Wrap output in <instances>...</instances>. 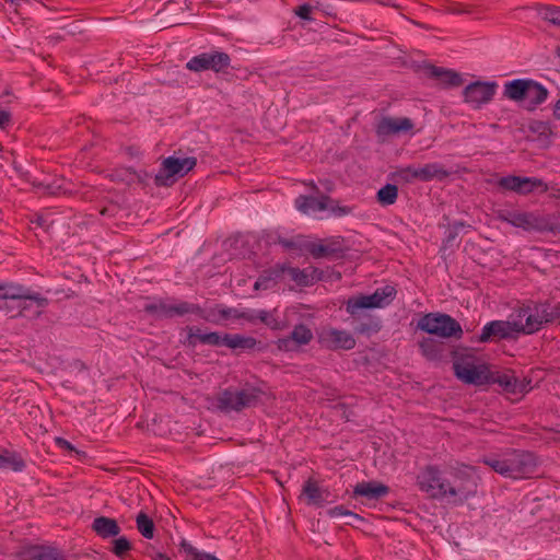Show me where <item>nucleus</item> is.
Here are the masks:
<instances>
[{
  "label": "nucleus",
  "mask_w": 560,
  "mask_h": 560,
  "mask_svg": "<svg viewBox=\"0 0 560 560\" xmlns=\"http://www.w3.org/2000/svg\"><path fill=\"white\" fill-rule=\"evenodd\" d=\"M280 244L285 247V248H295L296 247V243L294 241H289V240H281L280 241Z\"/></svg>",
  "instance_id": "obj_53"
},
{
  "label": "nucleus",
  "mask_w": 560,
  "mask_h": 560,
  "mask_svg": "<svg viewBox=\"0 0 560 560\" xmlns=\"http://www.w3.org/2000/svg\"><path fill=\"white\" fill-rule=\"evenodd\" d=\"M456 377L465 384L486 385L489 364L472 354H460L454 359Z\"/></svg>",
  "instance_id": "obj_5"
},
{
  "label": "nucleus",
  "mask_w": 560,
  "mask_h": 560,
  "mask_svg": "<svg viewBox=\"0 0 560 560\" xmlns=\"http://www.w3.org/2000/svg\"><path fill=\"white\" fill-rule=\"evenodd\" d=\"M497 186L502 191H513L518 195H529L534 190H541L546 192L548 190V185L536 177H525V176H504L497 180Z\"/></svg>",
  "instance_id": "obj_15"
},
{
  "label": "nucleus",
  "mask_w": 560,
  "mask_h": 560,
  "mask_svg": "<svg viewBox=\"0 0 560 560\" xmlns=\"http://www.w3.org/2000/svg\"><path fill=\"white\" fill-rule=\"evenodd\" d=\"M397 198L398 188L396 185L387 184L377 191V201L383 206L395 203Z\"/></svg>",
  "instance_id": "obj_32"
},
{
  "label": "nucleus",
  "mask_w": 560,
  "mask_h": 560,
  "mask_svg": "<svg viewBox=\"0 0 560 560\" xmlns=\"http://www.w3.org/2000/svg\"><path fill=\"white\" fill-rule=\"evenodd\" d=\"M24 460L14 454H9L8 452L0 453V467L1 468H11L14 471H20L24 468Z\"/></svg>",
  "instance_id": "obj_35"
},
{
  "label": "nucleus",
  "mask_w": 560,
  "mask_h": 560,
  "mask_svg": "<svg viewBox=\"0 0 560 560\" xmlns=\"http://www.w3.org/2000/svg\"><path fill=\"white\" fill-rule=\"evenodd\" d=\"M260 396L257 388H245L242 390L225 389L215 397V407L224 412L240 411L254 406Z\"/></svg>",
  "instance_id": "obj_8"
},
{
  "label": "nucleus",
  "mask_w": 560,
  "mask_h": 560,
  "mask_svg": "<svg viewBox=\"0 0 560 560\" xmlns=\"http://www.w3.org/2000/svg\"><path fill=\"white\" fill-rule=\"evenodd\" d=\"M422 354L429 360H435L438 358V350L433 340H423L420 343Z\"/></svg>",
  "instance_id": "obj_40"
},
{
  "label": "nucleus",
  "mask_w": 560,
  "mask_h": 560,
  "mask_svg": "<svg viewBox=\"0 0 560 560\" xmlns=\"http://www.w3.org/2000/svg\"><path fill=\"white\" fill-rule=\"evenodd\" d=\"M499 219L524 230H534L540 226V220L530 212L513 211L500 213Z\"/></svg>",
  "instance_id": "obj_23"
},
{
  "label": "nucleus",
  "mask_w": 560,
  "mask_h": 560,
  "mask_svg": "<svg viewBox=\"0 0 560 560\" xmlns=\"http://www.w3.org/2000/svg\"><path fill=\"white\" fill-rule=\"evenodd\" d=\"M417 327L430 335L440 338H462L463 329L460 324L447 314L429 313L423 315Z\"/></svg>",
  "instance_id": "obj_6"
},
{
  "label": "nucleus",
  "mask_w": 560,
  "mask_h": 560,
  "mask_svg": "<svg viewBox=\"0 0 560 560\" xmlns=\"http://www.w3.org/2000/svg\"><path fill=\"white\" fill-rule=\"evenodd\" d=\"M5 299L34 302L39 308L36 316L42 314V310L48 305V300L38 293H33L21 284L5 283Z\"/></svg>",
  "instance_id": "obj_21"
},
{
  "label": "nucleus",
  "mask_w": 560,
  "mask_h": 560,
  "mask_svg": "<svg viewBox=\"0 0 560 560\" xmlns=\"http://www.w3.org/2000/svg\"><path fill=\"white\" fill-rule=\"evenodd\" d=\"M305 185H306L307 187H310L311 189H313V190H317V189H318V188H317V186H316V184H315L314 182L305 183Z\"/></svg>",
  "instance_id": "obj_58"
},
{
  "label": "nucleus",
  "mask_w": 560,
  "mask_h": 560,
  "mask_svg": "<svg viewBox=\"0 0 560 560\" xmlns=\"http://www.w3.org/2000/svg\"><path fill=\"white\" fill-rule=\"evenodd\" d=\"M431 74L438 78L445 86H459L463 82L460 75L451 70L432 68Z\"/></svg>",
  "instance_id": "obj_31"
},
{
  "label": "nucleus",
  "mask_w": 560,
  "mask_h": 560,
  "mask_svg": "<svg viewBox=\"0 0 560 560\" xmlns=\"http://www.w3.org/2000/svg\"><path fill=\"white\" fill-rule=\"evenodd\" d=\"M186 560H219L215 556L206 553V552H199L195 548L189 547L187 549V559Z\"/></svg>",
  "instance_id": "obj_42"
},
{
  "label": "nucleus",
  "mask_w": 560,
  "mask_h": 560,
  "mask_svg": "<svg viewBox=\"0 0 560 560\" xmlns=\"http://www.w3.org/2000/svg\"><path fill=\"white\" fill-rule=\"evenodd\" d=\"M55 442L58 446L74 452L78 456L85 457V453L77 450L69 441L65 440L63 438H56Z\"/></svg>",
  "instance_id": "obj_45"
},
{
  "label": "nucleus",
  "mask_w": 560,
  "mask_h": 560,
  "mask_svg": "<svg viewBox=\"0 0 560 560\" xmlns=\"http://www.w3.org/2000/svg\"><path fill=\"white\" fill-rule=\"evenodd\" d=\"M513 334H517V327L515 326V318L512 320H494L487 324L482 328V332L479 336L480 342H487L492 337L505 339L513 336Z\"/></svg>",
  "instance_id": "obj_19"
},
{
  "label": "nucleus",
  "mask_w": 560,
  "mask_h": 560,
  "mask_svg": "<svg viewBox=\"0 0 560 560\" xmlns=\"http://www.w3.org/2000/svg\"><path fill=\"white\" fill-rule=\"evenodd\" d=\"M551 196L553 198L560 199V188L555 189Z\"/></svg>",
  "instance_id": "obj_59"
},
{
  "label": "nucleus",
  "mask_w": 560,
  "mask_h": 560,
  "mask_svg": "<svg viewBox=\"0 0 560 560\" xmlns=\"http://www.w3.org/2000/svg\"><path fill=\"white\" fill-rule=\"evenodd\" d=\"M223 340L225 341V346L233 350H250L259 343L254 337L240 334H224Z\"/></svg>",
  "instance_id": "obj_28"
},
{
  "label": "nucleus",
  "mask_w": 560,
  "mask_h": 560,
  "mask_svg": "<svg viewBox=\"0 0 560 560\" xmlns=\"http://www.w3.org/2000/svg\"><path fill=\"white\" fill-rule=\"evenodd\" d=\"M413 128V122L407 117H384L376 127L378 136H390L408 132Z\"/></svg>",
  "instance_id": "obj_22"
},
{
  "label": "nucleus",
  "mask_w": 560,
  "mask_h": 560,
  "mask_svg": "<svg viewBox=\"0 0 560 560\" xmlns=\"http://www.w3.org/2000/svg\"><path fill=\"white\" fill-rule=\"evenodd\" d=\"M303 494L306 498L308 504H322L325 501V493L327 491L322 490L316 480L310 478L303 486Z\"/></svg>",
  "instance_id": "obj_29"
},
{
  "label": "nucleus",
  "mask_w": 560,
  "mask_h": 560,
  "mask_svg": "<svg viewBox=\"0 0 560 560\" xmlns=\"http://www.w3.org/2000/svg\"><path fill=\"white\" fill-rule=\"evenodd\" d=\"M327 514L330 516V517H339V516H350L354 520H361L360 515L347 510L345 506L342 505H339V506H335L332 509H329L327 511Z\"/></svg>",
  "instance_id": "obj_41"
},
{
  "label": "nucleus",
  "mask_w": 560,
  "mask_h": 560,
  "mask_svg": "<svg viewBox=\"0 0 560 560\" xmlns=\"http://www.w3.org/2000/svg\"><path fill=\"white\" fill-rule=\"evenodd\" d=\"M497 84L490 82H474L464 90V97L467 103L475 107L490 102L495 93Z\"/></svg>",
  "instance_id": "obj_18"
},
{
  "label": "nucleus",
  "mask_w": 560,
  "mask_h": 560,
  "mask_svg": "<svg viewBox=\"0 0 560 560\" xmlns=\"http://www.w3.org/2000/svg\"><path fill=\"white\" fill-rule=\"evenodd\" d=\"M92 529L102 538L116 537L120 533V527L117 521L106 516H98L94 518Z\"/></svg>",
  "instance_id": "obj_27"
},
{
  "label": "nucleus",
  "mask_w": 560,
  "mask_h": 560,
  "mask_svg": "<svg viewBox=\"0 0 560 560\" xmlns=\"http://www.w3.org/2000/svg\"><path fill=\"white\" fill-rule=\"evenodd\" d=\"M172 22H173L174 24H180V23H182L179 20H176V19H174Z\"/></svg>",
  "instance_id": "obj_60"
},
{
  "label": "nucleus",
  "mask_w": 560,
  "mask_h": 560,
  "mask_svg": "<svg viewBox=\"0 0 560 560\" xmlns=\"http://www.w3.org/2000/svg\"><path fill=\"white\" fill-rule=\"evenodd\" d=\"M318 342L326 349L351 350L355 347L354 337L347 330L335 327H324L318 334Z\"/></svg>",
  "instance_id": "obj_16"
},
{
  "label": "nucleus",
  "mask_w": 560,
  "mask_h": 560,
  "mask_svg": "<svg viewBox=\"0 0 560 560\" xmlns=\"http://www.w3.org/2000/svg\"><path fill=\"white\" fill-rule=\"evenodd\" d=\"M11 120V115L9 112L0 109V127H4Z\"/></svg>",
  "instance_id": "obj_51"
},
{
  "label": "nucleus",
  "mask_w": 560,
  "mask_h": 560,
  "mask_svg": "<svg viewBox=\"0 0 560 560\" xmlns=\"http://www.w3.org/2000/svg\"><path fill=\"white\" fill-rule=\"evenodd\" d=\"M145 311L152 314L159 315V307L158 304H150L145 306Z\"/></svg>",
  "instance_id": "obj_55"
},
{
  "label": "nucleus",
  "mask_w": 560,
  "mask_h": 560,
  "mask_svg": "<svg viewBox=\"0 0 560 560\" xmlns=\"http://www.w3.org/2000/svg\"><path fill=\"white\" fill-rule=\"evenodd\" d=\"M195 158L168 156L162 161L161 168L154 177L156 186H171L176 177H183L196 166Z\"/></svg>",
  "instance_id": "obj_9"
},
{
  "label": "nucleus",
  "mask_w": 560,
  "mask_h": 560,
  "mask_svg": "<svg viewBox=\"0 0 560 560\" xmlns=\"http://www.w3.org/2000/svg\"><path fill=\"white\" fill-rule=\"evenodd\" d=\"M273 278L271 276H261L254 284L255 290H267L273 284Z\"/></svg>",
  "instance_id": "obj_46"
},
{
  "label": "nucleus",
  "mask_w": 560,
  "mask_h": 560,
  "mask_svg": "<svg viewBox=\"0 0 560 560\" xmlns=\"http://www.w3.org/2000/svg\"><path fill=\"white\" fill-rule=\"evenodd\" d=\"M335 217H343L351 213V208L347 206L335 205L330 199L328 209Z\"/></svg>",
  "instance_id": "obj_44"
},
{
  "label": "nucleus",
  "mask_w": 560,
  "mask_h": 560,
  "mask_svg": "<svg viewBox=\"0 0 560 560\" xmlns=\"http://www.w3.org/2000/svg\"><path fill=\"white\" fill-rule=\"evenodd\" d=\"M231 63V58L223 51L203 52L192 57L187 63L186 68L194 72L208 71L223 72Z\"/></svg>",
  "instance_id": "obj_14"
},
{
  "label": "nucleus",
  "mask_w": 560,
  "mask_h": 560,
  "mask_svg": "<svg viewBox=\"0 0 560 560\" xmlns=\"http://www.w3.org/2000/svg\"><path fill=\"white\" fill-rule=\"evenodd\" d=\"M136 523L138 530L144 538H153L154 523L144 512H140L137 515Z\"/></svg>",
  "instance_id": "obj_34"
},
{
  "label": "nucleus",
  "mask_w": 560,
  "mask_h": 560,
  "mask_svg": "<svg viewBox=\"0 0 560 560\" xmlns=\"http://www.w3.org/2000/svg\"><path fill=\"white\" fill-rule=\"evenodd\" d=\"M397 291L393 285L377 289L373 294L350 298L346 302V310L350 315L357 314L362 308H382L388 305L396 296Z\"/></svg>",
  "instance_id": "obj_10"
},
{
  "label": "nucleus",
  "mask_w": 560,
  "mask_h": 560,
  "mask_svg": "<svg viewBox=\"0 0 560 560\" xmlns=\"http://www.w3.org/2000/svg\"><path fill=\"white\" fill-rule=\"evenodd\" d=\"M176 4L178 7V10L184 12L185 10L189 9V5L187 3L186 0H179V1H175L173 3H170L166 8H165V12L166 13H171L173 11V5Z\"/></svg>",
  "instance_id": "obj_48"
},
{
  "label": "nucleus",
  "mask_w": 560,
  "mask_h": 560,
  "mask_svg": "<svg viewBox=\"0 0 560 560\" xmlns=\"http://www.w3.org/2000/svg\"><path fill=\"white\" fill-rule=\"evenodd\" d=\"M548 90L530 79H516L504 84V96L514 102H523L527 110H534L548 97Z\"/></svg>",
  "instance_id": "obj_4"
},
{
  "label": "nucleus",
  "mask_w": 560,
  "mask_h": 560,
  "mask_svg": "<svg viewBox=\"0 0 560 560\" xmlns=\"http://www.w3.org/2000/svg\"><path fill=\"white\" fill-rule=\"evenodd\" d=\"M5 300V283H0V300Z\"/></svg>",
  "instance_id": "obj_57"
},
{
  "label": "nucleus",
  "mask_w": 560,
  "mask_h": 560,
  "mask_svg": "<svg viewBox=\"0 0 560 560\" xmlns=\"http://www.w3.org/2000/svg\"><path fill=\"white\" fill-rule=\"evenodd\" d=\"M113 545V552L120 558L124 557L131 549L129 540L125 537H119L115 539Z\"/></svg>",
  "instance_id": "obj_38"
},
{
  "label": "nucleus",
  "mask_w": 560,
  "mask_h": 560,
  "mask_svg": "<svg viewBox=\"0 0 560 560\" xmlns=\"http://www.w3.org/2000/svg\"><path fill=\"white\" fill-rule=\"evenodd\" d=\"M329 201L330 198L328 196H322L320 198L299 196L295 200V206L301 212L311 213L327 210Z\"/></svg>",
  "instance_id": "obj_25"
},
{
  "label": "nucleus",
  "mask_w": 560,
  "mask_h": 560,
  "mask_svg": "<svg viewBox=\"0 0 560 560\" xmlns=\"http://www.w3.org/2000/svg\"><path fill=\"white\" fill-rule=\"evenodd\" d=\"M450 175L451 173L440 163H428L419 167L408 165L397 168L393 174L394 178L402 184H409L416 180H444Z\"/></svg>",
  "instance_id": "obj_7"
},
{
  "label": "nucleus",
  "mask_w": 560,
  "mask_h": 560,
  "mask_svg": "<svg viewBox=\"0 0 560 560\" xmlns=\"http://www.w3.org/2000/svg\"><path fill=\"white\" fill-rule=\"evenodd\" d=\"M537 13L541 20L560 26V7L540 5Z\"/></svg>",
  "instance_id": "obj_33"
},
{
  "label": "nucleus",
  "mask_w": 560,
  "mask_h": 560,
  "mask_svg": "<svg viewBox=\"0 0 560 560\" xmlns=\"http://www.w3.org/2000/svg\"><path fill=\"white\" fill-rule=\"evenodd\" d=\"M482 463L505 478L523 479L535 474L536 457L524 451H510L502 455L485 457Z\"/></svg>",
  "instance_id": "obj_1"
},
{
  "label": "nucleus",
  "mask_w": 560,
  "mask_h": 560,
  "mask_svg": "<svg viewBox=\"0 0 560 560\" xmlns=\"http://www.w3.org/2000/svg\"><path fill=\"white\" fill-rule=\"evenodd\" d=\"M295 14L304 20H312L311 13H312V7L308 4L300 5L295 9Z\"/></svg>",
  "instance_id": "obj_47"
},
{
  "label": "nucleus",
  "mask_w": 560,
  "mask_h": 560,
  "mask_svg": "<svg viewBox=\"0 0 560 560\" xmlns=\"http://www.w3.org/2000/svg\"><path fill=\"white\" fill-rule=\"evenodd\" d=\"M313 258H339L345 252V240L341 236H331L301 245Z\"/></svg>",
  "instance_id": "obj_12"
},
{
  "label": "nucleus",
  "mask_w": 560,
  "mask_h": 560,
  "mask_svg": "<svg viewBox=\"0 0 560 560\" xmlns=\"http://www.w3.org/2000/svg\"><path fill=\"white\" fill-rule=\"evenodd\" d=\"M201 308L196 304L188 302H179L171 304V318L175 316H184L186 314H201Z\"/></svg>",
  "instance_id": "obj_36"
},
{
  "label": "nucleus",
  "mask_w": 560,
  "mask_h": 560,
  "mask_svg": "<svg viewBox=\"0 0 560 560\" xmlns=\"http://www.w3.org/2000/svg\"><path fill=\"white\" fill-rule=\"evenodd\" d=\"M218 313L223 318L234 317V318L246 319L249 323H254L255 322L254 314L253 313H248V312H241L238 310L225 308V307H221L220 306V307H218Z\"/></svg>",
  "instance_id": "obj_37"
},
{
  "label": "nucleus",
  "mask_w": 560,
  "mask_h": 560,
  "mask_svg": "<svg viewBox=\"0 0 560 560\" xmlns=\"http://www.w3.org/2000/svg\"><path fill=\"white\" fill-rule=\"evenodd\" d=\"M151 559L152 560H171V558L167 555L162 553V552H153L151 555Z\"/></svg>",
  "instance_id": "obj_52"
},
{
  "label": "nucleus",
  "mask_w": 560,
  "mask_h": 560,
  "mask_svg": "<svg viewBox=\"0 0 560 560\" xmlns=\"http://www.w3.org/2000/svg\"><path fill=\"white\" fill-rule=\"evenodd\" d=\"M381 329V325L378 322H370V323H362L358 328V332L362 335H370L373 332H377Z\"/></svg>",
  "instance_id": "obj_43"
},
{
  "label": "nucleus",
  "mask_w": 560,
  "mask_h": 560,
  "mask_svg": "<svg viewBox=\"0 0 560 560\" xmlns=\"http://www.w3.org/2000/svg\"><path fill=\"white\" fill-rule=\"evenodd\" d=\"M20 560H65L62 553L56 548L46 546H32L22 550Z\"/></svg>",
  "instance_id": "obj_24"
},
{
  "label": "nucleus",
  "mask_w": 560,
  "mask_h": 560,
  "mask_svg": "<svg viewBox=\"0 0 560 560\" xmlns=\"http://www.w3.org/2000/svg\"><path fill=\"white\" fill-rule=\"evenodd\" d=\"M255 320L259 319L261 323H264L266 326H268L271 329H280L279 322L267 311H260L257 315H255Z\"/></svg>",
  "instance_id": "obj_39"
},
{
  "label": "nucleus",
  "mask_w": 560,
  "mask_h": 560,
  "mask_svg": "<svg viewBox=\"0 0 560 560\" xmlns=\"http://www.w3.org/2000/svg\"><path fill=\"white\" fill-rule=\"evenodd\" d=\"M48 189V194H51V195H58V194H68V192H71L70 189L61 186V185H58V186H48L47 187Z\"/></svg>",
  "instance_id": "obj_50"
},
{
  "label": "nucleus",
  "mask_w": 560,
  "mask_h": 560,
  "mask_svg": "<svg viewBox=\"0 0 560 560\" xmlns=\"http://www.w3.org/2000/svg\"><path fill=\"white\" fill-rule=\"evenodd\" d=\"M281 272H287L289 278L299 287H310L323 279V271L315 267L299 269L295 267H279Z\"/></svg>",
  "instance_id": "obj_20"
},
{
  "label": "nucleus",
  "mask_w": 560,
  "mask_h": 560,
  "mask_svg": "<svg viewBox=\"0 0 560 560\" xmlns=\"http://www.w3.org/2000/svg\"><path fill=\"white\" fill-rule=\"evenodd\" d=\"M28 301H22L21 304H20V312H19V315H24V313L30 308V304L27 303Z\"/></svg>",
  "instance_id": "obj_56"
},
{
  "label": "nucleus",
  "mask_w": 560,
  "mask_h": 560,
  "mask_svg": "<svg viewBox=\"0 0 560 560\" xmlns=\"http://www.w3.org/2000/svg\"><path fill=\"white\" fill-rule=\"evenodd\" d=\"M313 338L312 329L304 324H299L293 327L289 336L278 339L276 345L280 351L291 352L307 346Z\"/></svg>",
  "instance_id": "obj_17"
},
{
  "label": "nucleus",
  "mask_w": 560,
  "mask_h": 560,
  "mask_svg": "<svg viewBox=\"0 0 560 560\" xmlns=\"http://www.w3.org/2000/svg\"><path fill=\"white\" fill-rule=\"evenodd\" d=\"M530 381L518 380L512 371L492 369L489 365L487 384H498L503 392L512 395H523L529 390Z\"/></svg>",
  "instance_id": "obj_13"
},
{
  "label": "nucleus",
  "mask_w": 560,
  "mask_h": 560,
  "mask_svg": "<svg viewBox=\"0 0 560 560\" xmlns=\"http://www.w3.org/2000/svg\"><path fill=\"white\" fill-rule=\"evenodd\" d=\"M388 492V487L377 481L360 482L353 489L354 495L368 499H380Z\"/></svg>",
  "instance_id": "obj_26"
},
{
  "label": "nucleus",
  "mask_w": 560,
  "mask_h": 560,
  "mask_svg": "<svg viewBox=\"0 0 560 560\" xmlns=\"http://www.w3.org/2000/svg\"><path fill=\"white\" fill-rule=\"evenodd\" d=\"M447 480L434 465L424 466L417 475V486L432 499L446 498Z\"/></svg>",
  "instance_id": "obj_11"
},
{
  "label": "nucleus",
  "mask_w": 560,
  "mask_h": 560,
  "mask_svg": "<svg viewBox=\"0 0 560 560\" xmlns=\"http://www.w3.org/2000/svg\"><path fill=\"white\" fill-rule=\"evenodd\" d=\"M517 334H534L544 325L560 323V304H535L523 306L514 315Z\"/></svg>",
  "instance_id": "obj_2"
},
{
  "label": "nucleus",
  "mask_w": 560,
  "mask_h": 560,
  "mask_svg": "<svg viewBox=\"0 0 560 560\" xmlns=\"http://www.w3.org/2000/svg\"><path fill=\"white\" fill-rule=\"evenodd\" d=\"M553 116L560 120V98L553 105Z\"/></svg>",
  "instance_id": "obj_54"
},
{
  "label": "nucleus",
  "mask_w": 560,
  "mask_h": 560,
  "mask_svg": "<svg viewBox=\"0 0 560 560\" xmlns=\"http://www.w3.org/2000/svg\"><path fill=\"white\" fill-rule=\"evenodd\" d=\"M480 477L472 466L462 465L452 471L447 480L446 498L455 504H463L477 494Z\"/></svg>",
  "instance_id": "obj_3"
},
{
  "label": "nucleus",
  "mask_w": 560,
  "mask_h": 560,
  "mask_svg": "<svg viewBox=\"0 0 560 560\" xmlns=\"http://www.w3.org/2000/svg\"><path fill=\"white\" fill-rule=\"evenodd\" d=\"M188 339L190 343H196V341H199L201 343L206 345H212V346H225L224 335L221 336L218 332H209V334H199L194 332L192 328H188Z\"/></svg>",
  "instance_id": "obj_30"
},
{
  "label": "nucleus",
  "mask_w": 560,
  "mask_h": 560,
  "mask_svg": "<svg viewBox=\"0 0 560 560\" xmlns=\"http://www.w3.org/2000/svg\"><path fill=\"white\" fill-rule=\"evenodd\" d=\"M159 316L171 318V304L160 302L158 303Z\"/></svg>",
  "instance_id": "obj_49"
}]
</instances>
